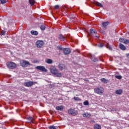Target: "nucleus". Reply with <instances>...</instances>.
<instances>
[{
	"label": "nucleus",
	"mask_w": 129,
	"mask_h": 129,
	"mask_svg": "<svg viewBox=\"0 0 129 129\" xmlns=\"http://www.w3.org/2000/svg\"><path fill=\"white\" fill-rule=\"evenodd\" d=\"M6 65L9 69L14 70L17 68V63L13 61L8 62Z\"/></svg>",
	"instance_id": "obj_1"
},
{
	"label": "nucleus",
	"mask_w": 129,
	"mask_h": 129,
	"mask_svg": "<svg viewBox=\"0 0 129 129\" xmlns=\"http://www.w3.org/2000/svg\"><path fill=\"white\" fill-rule=\"evenodd\" d=\"M50 72L54 75H55L56 77H61V76H62V74L60 73H58V70L55 68L51 69L50 70Z\"/></svg>",
	"instance_id": "obj_2"
},
{
	"label": "nucleus",
	"mask_w": 129,
	"mask_h": 129,
	"mask_svg": "<svg viewBox=\"0 0 129 129\" xmlns=\"http://www.w3.org/2000/svg\"><path fill=\"white\" fill-rule=\"evenodd\" d=\"M20 65L21 67H28V66H30V62L22 59L20 60Z\"/></svg>",
	"instance_id": "obj_3"
},
{
	"label": "nucleus",
	"mask_w": 129,
	"mask_h": 129,
	"mask_svg": "<svg viewBox=\"0 0 129 129\" xmlns=\"http://www.w3.org/2000/svg\"><path fill=\"white\" fill-rule=\"evenodd\" d=\"M94 91L97 94H102L104 91V89L101 87H98L94 89Z\"/></svg>",
	"instance_id": "obj_4"
},
{
	"label": "nucleus",
	"mask_w": 129,
	"mask_h": 129,
	"mask_svg": "<svg viewBox=\"0 0 129 129\" xmlns=\"http://www.w3.org/2000/svg\"><path fill=\"white\" fill-rule=\"evenodd\" d=\"M34 84H37V82L29 81L24 83V85L26 87H31V86H33Z\"/></svg>",
	"instance_id": "obj_5"
},
{
	"label": "nucleus",
	"mask_w": 129,
	"mask_h": 129,
	"mask_svg": "<svg viewBox=\"0 0 129 129\" xmlns=\"http://www.w3.org/2000/svg\"><path fill=\"white\" fill-rule=\"evenodd\" d=\"M44 45V41L43 40H38L36 42V46L37 48H42Z\"/></svg>",
	"instance_id": "obj_6"
},
{
	"label": "nucleus",
	"mask_w": 129,
	"mask_h": 129,
	"mask_svg": "<svg viewBox=\"0 0 129 129\" xmlns=\"http://www.w3.org/2000/svg\"><path fill=\"white\" fill-rule=\"evenodd\" d=\"M68 112L72 115H77V114H78V112H77V111L74 110V109L72 108L69 109L68 110Z\"/></svg>",
	"instance_id": "obj_7"
},
{
	"label": "nucleus",
	"mask_w": 129,
	"mask_h": 129,
	"mask_svg": "<svg viewBox=\"0 0 129 129\" xmlns=\"http://www.w3.org/2000/svg\"><path fill=\"white\" fill-rule=\"evenodd\" d=\"M97 33V32L96 31V30L95 29H90V32H89V35L91 37H93L94 36H95V35H96Z\"/></svg>",
	"instance_id": "obj_8"
},
{
	"label": "nucleus",
	"mask_w": 129,
	"mask_h": 129,
	"mask_svg": "<svg viewBox=\"0 0 129 129\" xmlns=\"http://www.w3.org/2000/svg\"><path fill=\"white\" fill-rule=\"evenodd\" d=\"M63 52L64 55H69L71 53V50L69 48H64L63 49Z\"/></svg>",
	"instance_id": "obj_9"
},
{
	"label": "nucleus",
	"mask_w": 129,
	"mask_h": 129,
	"mask_svg": "<svg viewBox=\"0 0 129 129\" xmlns=\"http://www.w3.org/2000/svg\"><path fill=\"white\" fill-rule=\"evenodd\" d=\"M37 70H40V71H43V72H47V69L45 68L43 66H37L36 67Z\"/></svg>",
	"instance_id": "obj_10"
},
{
	"label": "nucleus",
	"mask_w": 129,
	"mask_h": 129,
	"mask_svg": "<svg viewBox=\"0 0 129 129\" xmlns=\"http://www.w3.org/2000/svg\"><path fill=\"white\" fill-rule=\"evenodd\" d=\"M66 68V66H65L64 64L63 63H59L58 65V69L60 71H62V70H64Z\"/></svg>",
	"instance_id": "obj_11"
},
{
	"label": "nucleus",
	"mask_w": 129,
	"mask_h": 129,
	"mask_svg": "<svg viewBox=\"0 0 129 129\" xmlns=\"http://www.w3.org/2000/svg\"><path fill=\"white\" fill-rule=\"evenodd\" d=\"M56 110H60L62 111L64 109V106H58L56 107Z\"/></svg>",
	"instance_id": "obj_12"
},
{
	"label": "nucleus",
	"mask_w": 129,
	"mask_h": 129,
	"mask_svg": "<svg viewBox=\"0 0 129 129\" xmlns=\"http://www.w3.org/2000/svg\"><path fill=\"white\" fill-rule=\"evenodd\" d=\"M119 48L121 50H122L123 51L125 50V49H126V48L125 47V46H124L123 44H119Z\"/></svg>",
	"instance_id": "obj_13"
},
{
	"label": "nucleus",
	"mask_w": 129,
	"mask_h": 129,
	"mask_svg": "<svg viewBox=\"0 0 129 129\" xmlns=\"http://www.w3.org/2000/svg\"><path fill=\"white\" fill-rule=\"evenodd\" d=\"M83 117H90L91 116V114L89 113H84L83 114Z\"/></svg>",
	"instance_id": "obj_14"
},
{
	"label": "nucleus",
	"mask_w": 129,
	"mask_h": 129,
	"mask_svg": "<svg viewBox=\"0 0 129 129\" xmlns=\"http://www.w3.org/2000/svg\"><path fill=\"white\" fill-rule=\"evenodd\" d=\"M108 24H109V23L108 22H103L102 23V27H103V28H104V29H106V27H107V26H108Z\"/></svg>",
	"instance_id": "obj_15"
},
{
	"label": "nucleus",
	"mask_w": 129,
	"mask_h": 129,
	"mask_svg": "<svg viewBox=\"0 0 129 129\" xmlns=\"http://www.w3.org/2000/svg\"><path fill=\"white\" fill-rule=\"evenodd\" d=\"M30 33L31 35H33L34 36H38V33L37 31L32 30Z\"/></svg>",
	"instance_id": "obj_16"
},
{
	"label": "nucleus",
	"mask_w": 129,
	"mask_h": 129,
	"mask_svg": "<svg viewBox=\"0 0 129 129\" xmlns=\"http://www.w3.org/2000/svg\"><path fill=\"white\" fill-rule=\"evenodd\" d=\"M94 129H101V125L98 124H96L94 125Z\"/></svg>",
	"instance_id": "obj_17"
},
{
	"label": "nucleus",
	"mask_w": 129,
	"mask_h": 129,
	"mask_svg": "<svg viewBox=\"0 0 129 129\" xmlns=\"http://www.w3.org/2000/svg\"><path fill=\"white\" fill-rule=\"evenodd\" d=\"M94 5L97 6L98 7H100V8H102L103 7V6H102V4L97 2H95Z\"/></svg>",
	"instance_id": "obj_18"
},
{
	"label": "nucleus",
	"mask_w": 129,
	"mask_h": 129,
	"mask_svg": "<svg viewBox=\"0 0 129 129\" xmlns=\"http://www.w3.org/2000/svg\"><path fill=\"white\" fill-rule=\"evenodd\" d=\"M100 81L103 82V83H108V80H106L105 78H102L100 79Z\"/></svg>",
	"instance_id": "obj_19"
},
{
	"label": "nucleus",
	"mask_w": 129,
	"mask_h": 129,
	"mask_svg": "<svg viewBox=\"0 0 129 129\" xmlns=\"http://www.w3.org/2000/svg\"><path fill=\"white\" fill-rule=\"evenodd\" d=\"M65 38L62 34H60L58 36V40H60V41H64Z\"/></svg>",
	"instance_id": "obj_20"
},
{
	"label": "nucleus",
	"mask_w": 129,
	"mask_h": 129,
	"mask_svg": "<svg viewBox=\"0 0 129 129\" xmlns=\"http://www.w3.org/2000/svg\"><path fill=\"white\" fill-rule=\"evenodd\" d=\"M116 94H118V95H120L122 93V90H117L115 91Z\"/></svg>",
	"instance_id": "obj_21"
},
{
	"label": "nucleus",
	"mask_w": 129,
	"mask_h": 129,
	"mask_svg": "<svg viewBox=\"0 0 129 129\" xmlns=\"http://www.w3.org/2000/svg\"><path fill=\"white\" fill-rule=\"evenodd\" d=\"M46 63H47V64H52V63H53V60L48 58L47 59L46 61H45Z\"/></svg>",
	"instance_id": "obj_22"
},
{
	"label": "nucleus",
	"mask_w": 129,
	"mask_h": 129,
	"mask_svg": "<svg viewBox=\"0 0 129 129\" xmlns=\"http://www.w3.org/2000/svg\"><path fill=\"white\" fill-rule=\"evenodd\" d=\"M29 3L30 6H34V5H35V3H36V1L35 0H29Z\"/></svg>",
	"instance_id": "obj_23"
},
{
	"label": "nucleus",
	"mask_w": 129,
	"mask_h": 129,
	"mask_svg": "<svg viewBox=\"0 0 129 129\" xmlns=\"http://www.w3.org/2000/svg\"><path fill=\"white\" fill-rule=\"evenodd\" d=\"M91 60L92 61H93V62H97V61H98V59H97V58L93 56L91 57Z\"/></svg>",
	"instance_id": "obj_24"
},
{
	"label": "nucleus",
	"mask_w": 129,
	"mask_h": 129,
	"mask_svg": "<svg viewBox=\"0 0 129 129\" xmlns=\"http://www.w3.org/2000/svg\"><path fill=\"white\" fill-rule=\"evenodd\" d=\"M40 28L42 31H45V30L46 29V26H45V25H42L40 26Z\"/></svg>",
	"instance_id": "obj_25"
},
{
	"label": "nucleus",
	"mask_w": 129,
	"mask_h": 129,
	"mask_svg": "<svg viewBox=\"0 0 129 129\" xmlns=\"http://www.w3.org/2000/svg\"><path fill=\"white\" fill-rule=\"evenodd\" d=\"M125 39L124 38H120L119 39V42H121V43H124V40Z\"/></svg>",
	"instance_id": "obj_26"
},
{
	"label": "nucleus",
	"mask_w": 129,
	"mask_h": 129,
	"mask_svg": "<svg viewBox=\"0 0 129 129\" xmlns=\"http://www.w3.org/2000/svg\"><path fill=\"white\" fill-rule=\"evenodd\" d=\"M49 129H56V126L54 125H50L48 127Z\"/></svg>",
	"instance_id": "obj_27"
},
{
	"label": "nucleus",
	"mask_w": 129,
	"mask_h": 129,
	"mask_svg": "<svg viewBox=\"0 0 129 129\" xmlns=\"http://www.w3.org/2000/svg\"><path fill=\"white\" fill-rule=\"evenodd\" d=\"M0 2L2 5H4V4H6L7 3V0H0Z\"/></svg>",
	"instance_id": "obj_28"
},
{
	"label": "nucleus",
	"mask_w": 129,
	"mask_h": 129,
	"mask_svg": "<svg viewBox=\"0 0 129 129\" xmlns=\"http://www.w3.org/2000/svg\"><path fill=\"white\" fill-rule=\"evenodd\" d=\"M84 105H89V102H88V101H85L84 102Z\"/></svg>",
	"instance_id": "obj_29"
},
{
	"label": "nucleus",
	"mask_w": 129,
	"mask_h": 129,
	"mask_svg": "<svg viewBox=\"0 0 129 129\" xmlns=\"http://www.w3.org/2000/svg\"><path fill=\"white\" fill-rule=\"evenodd\" d=\"M124 44H129V40L125 39V40L124 41Z\"/></svg>",
	"instance_id": "obj_30"
},
{
	"label": "nucleus",
	"mask_w": 129,
	"mask_h": 129,
	"mask_svg": "<svg viewBox=\"0 0 129 129\" xmlns=\"http://www.w3.org/2000/svg\"><path fill=\"white\" fill-rule=\"evenodd\" d=\"M115 77L117 79H121L122 78V77L120 75L116 76Z\"/></svg>",
	"instance_id": "obj_31"
},
{
	"label": "nucleus",
	"mask_w": 129,
	"mask_h": 129,
	"mask_svg": "<svg viewBox=\"0 0 129 129\" xmlns=\"http://www.w3.org/2000/svg\"><path fill=\"white\" fill-rule=\"evenodd\" d=\"M74 100H76L77 101L80 100V99L79 98V97H74Z\"/></svg>",
	"instance_id": "obj_32"
},
{
	"label": "nucleus",
	"mask_w": 129,
	"mask_h": 129,
	"mask_svg": "<svg viewBox=\"0 0 129 129\" xmlns=\"http://www.w3.org/2000/svg\"><path fill=\"white\" fill-rule=\"evenodd\" d=\"M27 119H28L30 121H32V120H33V118L31 117H28L27 118Z\"/></svg>",
	"instance_id": "obj_33"
},
{
	"label": "nucleus",
	"mask_w": 129,
	"mask_h": 129,
	"mask_svg": "<svg viewBox=\"0 0 129 129\" xmlns=\"http://www.w3.org/2000/svg\"><path fill=\"white\" fill-rule=\"evenodd\" d=\"M57 49H58V50H63V48H62V47H61V46H57Z\"/></svg>",
	"instance_id": "obj_34"
},
{
	"label": "nucleus",
	"mask_w": 129,
	"mask_h": 129,
	"mask_svg": "<svg viewBox=\"0 0 129 129\" xmlns=\"http://www.w3.org/2000/svg\"><path fill=\"white\" fill-rule=\"evenodd\" d=\"M59 5H55V6H54V9H55V10H58V9H59Z\"/></svg>",
	"instance_id": "obj_35"
},
{
	"label": "nucleus",
	"mask_w": 129,
	"mask_h": 129,
	"mask_svg": "<svg viewBox=\"0 0 129 129\" xmlns=\"http://www.w3.org/2000/svg\"><path fill=\"white\" fill-rule=\"evenodd\" d=\"M107 49H109V50H112V48H111V46H110V45H107Z\"/></svg>",
	"instance_id": "obj_36"
},
{
	"label": "nucleus",
	"mask_w": 129,
	"mask_h": 129,
	"mask_svg": "<svg viewBox=\"0 0 129 129\" xmlns=\"http://www.w3.org/2000/svg\"><path fill=\"white\" fill-rule=\"evenodd\" d=\"M100 32L101 34H103V35H104V34H105V31H104L102 30H100Z\"/></svg>",
	"instance_id": "obj_37"
},
{
	"label": "nucleus",
	"mask_w": 129,
	"mask_h": 129,
	"mask_svg": "<svg viewBox=\"0 0 129 129\" xmlns=\"http://www.w3.org/2000/svg\"><path fill=\"white\" fill-rule=\"evenodd\" d=\"M6 34V31H2L1 33V36H3V35H5Z\"/></svg>",
	"instance_id": "obj_38"
},
{
	"label": "nucleus",
	"mask_w": 129,
	"mask_h": 129,
	"mask_svg": "<svg viewBox=\"0 0 129 129\" xmlns=\"http://www.w3.org/2000/svg\"><path fill=\"white\" fill-rule=\"evenodd\" d=\"M98 47H99V48H102V47H103V44L101 43L98 45Z\"/></svg>",
	"instance_id": "obj_39"
},
{
	"label": "nucleus",
	"mask_w": 129,
	"mask_h": 129,
	"mask_svg": "<svg viewBox=\"0 0 129 129\" xmlns=\"http://www.w3.org/2000/svg\"><path fill=\"white\" fill-rule=\"evenodd\" d=\"M93 37H95V38H96V39H98V38H99L98 35H96V34H95V36H94Z\"/></svg>",
	"instance_id": "obj_40"
},
{
	"label": "nucleus",
	"mask_w": 129,
	"mask_h": 129,
	"mask_svg": "<svg viewBox=\"0 0 129 129\" xmlns=\"http://www.w3.org/2000/svg\"><path fill=\"white\" fill-rule=\"evenodd\" d=\"M126 57H127V58H128V59H129V53L126 54Z\"/></svg>",
	"instance_id": "obj_41"
}]
</instances>
